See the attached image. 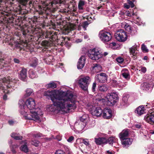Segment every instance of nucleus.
<instances>
[{"label": "nucleus", "mask_w": 154, "mask_h": 154, "mask_svg": "<svg viewBox=\"0 0 154 154\" xmlns=\"http://www.w3.org/2000/svg\"><path fill=\"white\" fill-rule=\"evenodd\" d=\"M44 95L50 98L57 109L65 113L74 110L79 103L76 100V96L68 91H47L44 92Z\"/></svg>", "instance_id": "1"}, {"label": "nucleus", "mask_w": 154, "mask_h": 154, "mask_svg": "<svg viewBox=\"0 0 154 154\" xmlns=\"http://www.w3.org/2000/svg\"><path fill=\"white\" fill-rule=\"evenodd\" d=\"M19 105L20 109H25L26 107L28 108L30 113H33L38 116H41L43 113L39 108H35V103L34 100L32 98L28 99L26 102L23 100H20L19 102Z\"/></svg>", "instance_id": "2"}, {"label": "nucleus", "mask_w": 154, "mask_h": 154, "mask_svg": "<svg viewBox=\"0 0 154 154\" xmlns=\"http://www.w3.org/2000/svg\"><path fill=\"white\" fill-rule=\"evenodd\" d=\"M88 55L91 59L96 60L101 58L103 57V54L100 48H95L88 51Z\"/></svg>", "instance_id": "3"}, {"label": "nucleus", "mask_w": 154, "mask_h": 154, "mask_svg": "<svg viewBox=\"0 0 154 154\" xmlns=\"http://www.w3.org/2000/svg\"><path fill=\"white\" fill-rule=\"evenodd\" d=\"M91 81L90 78L88 76L79 78L78 83L80 87L84 91H87Z\"/></svg>", "instance_id": "4"}, {"label": "nucleus", "mask_w": 154, "mask_h": 154, "mask_svg": "<svg viewBox=\"0 0 154 154\" xmlns=\"http://www.w3.org/2000/svg\"><path fill=\"white\" fill-rule=\"evenodd\" d=\"M106 98L107 101V105L112 106L116 103L118 99V95L116 92H111L107 94Z\"/></svg>", "instance_id": "5"}, {"label": "nucleus", "mask_w": 154, "mask_h": 154, "mask_svg": "<svg viewBox=\"0 0 154 154\" xmlns=\"http://www.w3.org/2000/svg\"><path fill=\"white\" fill-rule=\"evenodd\" d=\"M115 36L117 41L121 42H125L127 39L126 33L123 29L117 31L115 34Z\"/></svg>", "instance_id": "6"}, {"label": "nucleus", "mask_w": 154, "mask_h": 154, "mask_svg": "<svg viewBox=\"0 0 154 154\" xmlns=\"http://www.w3.org/2000/svg\"><path fill=\"white\" fill-rule=\"evenodd\" d=\"M100 40L103 42L105 43L109 41L112 38L110 33L104 31H100L99 34Z\"/></svg>", "instance_id": "7"}, {"label": "nucleus", "mask_w": 154, "mask_h": 154, "mask_svg": "<svg viewBox=\"0 0 154 154\" xmlns=\"http://www.w3.org/2000/svg\"><path fill=\"white\" fill-rule=\"evenodd\" d=\"M22 110L20 111V113L23 115L26 119L29 120H33L34 121L38 120L39 118V116L36 115L35 113V114H34L33 113H30L29 114H27V112H26L23 109H21Z\"/></svg>", "instance_id": "8"}, {"label": "nucleus", "mask_w": 154, "mask_h": 154, "mask_svg": "<svg viewBox=\"0 0 154 154\" xmlns=\"http://www.w3.org/2000/svg\"><path fill=\"white\" fill-rule=\"evenodd\" d=\"M85 123L80 120H78L75 123L74 126H71V128L72 129L77 132H79L83 130L85 126Z\"/></svg>", "instance_id": "9"}, {"label": "nucleus", "mask_w": 154, "mask_h": 154, "mask_svg": "<svg viewBox=\"0 0 154 154\" xmlns=\"http://www.w3.org/2000/svg\"><path fill=\"white\" fill-rule=\"evenodd\" d=\"M107 75L105 73L101 72L96 75L95 79L97 83H104L107 81Z\"/></svg>", "instance_id": "10"}, {"label": "nucleus", "mask_w": 154, "mask_h": 154, "mask_svg": "<svg viewBox=\"0 0 154 154\" xmlns=\"http://www.w3.org/2000/svg\"><path fill=\"white\" fill-rule=\"evenodd\" d=\"M144 119L146 122L150 124H154V109L149 110L148 114L145 116Z\"/></svg>", "instance_id": "11"}, {"label": "nucleus", "mask_w": 154, "mask_h": 154, "mask_svg": "<svg viewBox=\"0 0 154 154\" xmlns=\"http://www.w3.org/2000/svg\"><path fill=\"white\" fill-rule=\"evenodd\" d=\"M153 83V82L152 81L144 82L141 85V88L146 91H150L152 89Z\"/></svg>", "instance_id": "12"}, {"label": "nucleus", "mask_w": 154, "mask_h": 154, "mask_svg": "<svg viewBox=\"0 0 154 154\" xmlns=\"http://www.w3.org/2000/svg\"><path fill=\"white\" fill-rule=\"evenodd\" d=\"M112 115V111L110 108H106L103 110L102 116L103 118L109 119L111 118Z\"/></svg>", "instance_id": "13"}, {"label": "nucleus", "mask_w": 154, "mask_h": 154, "mask_svg": "<svg viewBox=\"0 0 154 154\" xmlns=\"http://www.w3.org/2000/svg\"><path fill=\"white\" fill-rule=\"evenodd\" d=\"M108 142L112 146L115 147H118V139L115 137L112 136L109 137L108 139Z\"/></svg>", "instance_id": "14"}, {"label": "nucleus", "mask_w": 154, "mask_h": 154, "mask_svg": "<svg viewBox=\"0 0 154 154\" xmlns=\"http://www.w3.org/2000/svg\"><path fill=\"white\" fill-rule=\"evenodd\" d=\"M137 45H135L129 48V52L131 55L132 57H134V59H136L137 57Z\"/></svg>", "instance_id": "15"}, {"label": "nucleus", "mask_w": 154, "mask_h": 154, "mask_svg": "<svg viewBox=\"0 0 154 154\" xmlns=\"http://www.w3.org/2000/svg\"><path fill=\"white\" fill-rule=\"evenodd\" d=\"M19 78L21 80L26 81L27 78V70L25 68H22L19 75Z\"/></svg>", "instance_id": "16"}, {"label": "nucleus", "mask_w": 154, "mask_h": 154, "mask_svg": "<svg viewBox=\"0 0 154 154\" xmlns=\"http://www.w3.org/2000/svg\"><path fill=\"white\" fill-rule=\"evenodd\" d=\"M48 3L43 1L42 7V6H39L38 12L39 14H42L45 13L46 11L48 8Z\"/></svg>", "instance_id": "17"}, {"label": "nucleus", "mask_w": 154, "mask_h": 154, "mask_svg": "<svg viewBox=\"0 0 154 154\" xmlns=\"http://www.w3.org/2000/svg\"><path fill=\"white\" fill-rule=\"evenodd\" d=\"M85 56H82L79 59L77 63V68L79 69H82L85 65Z\"/></svg>", "instance_id": "18"}, {"label": "nucleus", "mask_w": 154, "mask_h": 154, "mask_svg": "<svg viewBox=\"0 0 154 154\" xmlns=\"http://www.w3.org/2000/svg\"><path fill=\"white\" fill-rule=\"evenodd\" d=\"M54 34H52L51 32H47L45 33H43L42 34V36L43 38H49L51 39V40L54 41L55 40L56 38L55 37L56 35H53Z\"/></svg>", "instance_id": "19"}, {"label": "nucleus", "mask_w": 154, "mask_h": 154, "mask_svg": "<svg viewBox=\"0 0 154 154\" xmlns=\"http://www.w3.org/2000/svg\"><path fill=\"white\" fill-rule=\"evenodd\" d=\"M135 113L137 116H140L145 112V109L143 106H140L137 107L135 111Z\"/></svg>", "instance_id": "20"}, {"label": "nucleus", "mask_w": 154, "mask_h": 154, "mask_svg": "<svg viewBox=\"0 0 154 154\" xmlns=\"http://www.w3.org/2000/svg\"><path fill=\"white\" fill-rule=\"evenodd\" d=\"M103 110L99 107H96L94 109L92 110V115L96 116H99L102 115Z\"/></svg>", "instance_id": "21"}, {"label": "nucleus", "mask_w": 154, "mask_h": 154, "mask_svg": "<svg viewBox=\"0 0 154 154\" xmlns=\"http://www.w3.org/2000/svg\"><path fill=\"white\" fill-rule=\"evenodd\" d=\"M132 141V139L130 138H127L121 140L122 144L124 147H127L131 144Z\"/></svg>", "instance_id": "22"}, {"label": "nucleus", "mask_w": 154, "mask_h": 154, "mask_svg": "<svg viewBox=\"0 0 154 154\" xmlns=\"http://www.w3.org/2000/svg\"><path fill=\"white\" fill-rule=\"evenodd\" d=\"M128 129L123 130L119 134V137L121 141L128 138Z\"/></svg>", "instance_id": "23"}, {"label": "nucleus", "mask_w": 154, "mask_h": 154, "mask_svg": "<svg viewBox=\"0 0 154 154\" xmlns=\"http://www.w3.org/2000/svg\"><path fill=\"white\" fill-rule=\"evenodd\" d=\"M21 144V146L20 147V149L24 152H28L29 151V149L27 146V143L26 140L22 141Z\"/></svg>", "instance_id": "24"}, {"label": "nucleus", "mask_w": 154, "mask_h": 154, "mask_svg": "<svg viewBox=\"0 0 154 154\" xmlns=\"http://www.w3.org/2000/svg\"><path fill=\"white\" fill-rule=\"evenodd\" d=\"M122 74L123 76L126 79H130V75L129 71L127 69H123L121 71Z\"/></svg>", "instance_id": "25"}, {"label": "nucleus", "mask_w": 154, "mask_h": 154, "mask_svg": "<svg viewBox=\"0 0 154 154\" xmlns=\"http://www.w3.org/2000/svg\"><path fill=\"white\" fill-rule=\"evenodd\" d=\"M95 140L96 143L98 145L105 143L106 141V139L104 137H100L98 138H95Z\"/></svg>", "instance_id": "26"}, {"label": "nucleus", "mask_w": 154, "mask_h": 154, "mask_svg": "<svg viewBox=\"0 0 154 154\" xmlns=\"http://www.w3.org/2000/svg\"><path fill=\"white\" fill-rule=\"evenodd\" d=\"M92 70L96 73H98L102 70L101 66L97 64H94L92 66Z\"/></svg>", "instance_id": "27"}, {"label": "nucleus", "mask_w": 154, "mask_h": 154, "mask_svg": "<svg viewBox=\"0 0 154 154\" xmlns=\"http://www.w3.org/2000/svg\"><path fill=\"white\" fill-rule=\"evenodd\" d=\"M85 2L83 0H80L78 4V9L80 12L82 13L84 10Z\"/></svg>", "instance_id": "28"}, {"label": "nucleus", "mask_w": 154, "mask_h": 154, "mask_svg": "<svg viewBox=\"0 0 154 154\" xmlns=\"http://www.w3.org/2000/svg\"><path fill=\"white\" fill-rule=\"evenodd\" d=\"M128 98L126 96H124L123 97L121 103V105L122 106L126 107L128 105Z\"/></svg>", "instance_id": "29"}, {"label": "nucleus", "mask_w": 154, "mask_h": 154, "mask_svg": "<svg viewBox=\"0 0 154 154\" xmlns=\"http://www.w3.org/2000/svg\"><path fill=\"white\" fill-rule=\"evenodd\" d=\"M54 41L51 40H50V42L44 40L42 42L41 45L42 46H44L45 47H49L52 45V43H53Z\"/></svg>", "instance_id": "30"}, {"label": "nucleus", "mask_w": 154, "mask_h": 154, "mask_svg": "<svg viewBox=\"0 0 154 154\" xmlns=\"http://www.w3.org/2000/svg\"><path fill=\"white\" fill-rule=\"evenodd\" d=\"M38 60L35 57L32 58L30 60V65L32 67H35L37 65Z\"/></svg>", "instance_id": "31"}, {"label": "nucleus", "mask_w": 154, "mask_h": 154, "mask_svg": "<svg viewBox=\"0 0 154 154\" xmlns=\"http://www.w3.org/2000/svg\"><path fill=\"white\" fill-rule=\"evenodd\" d=\"M120 81H117L116 80H112L111 81V84L114 87H118L120 88Z\"/></svg>", "instance_id": "32"}, {"label": "nucleus", "mask_w": 154, "mask_h": 154, "mask_svg": "<svg viewBox=\"0 0 154 154\" xmlns=\"http://www.w3.org/2000/svg\"><path fill=\"white\" fill-rule=\"evenodd\" d=\"M46 85L48 88H54L57 87V84L54 81L51 82H50L48 83Z\"/></svg>", "instance_id": "33"}, {"label": "nucleus", "mask_w": 154, "mask_h": 154, "mask_svg": "<svg viewBox=\"0 0 154 154\" xmlns=\"http://www.w3.org/2000/svg\"><path fill=\"white\" fill-rule=\"evenodd\" d=\"M29 77L31 79H33L37 77L35 72L32 70H30L29 72Z\"/></svg>", "instance_id": "34"}, {"label": "nucleus", "mask_w": 154, "mask_h": 154, "mask_svg": "<svg viewBox=\"0 0 154 154\" xmlns=\"http://www.w3.org/2000/svg\"><path fill=\"white\" fill-rule=\"evenodd\" d=\"M98 89L99 90L101 91L105 92L108 89V88L107 85H103L99 86Z\"/></svg>", "instance_id": "35"}, {"label": "nucleus", "mask_w": 154, "mask_h": 154, "mask_svg": "<svg viewBox=\"0 0 154 154\" xmlns=\"http://www.w3.org/2000/svg\"><path fill=\"white\" fill-rule=\"evenodd\" d=\"M18 145L17 144L10 145L11 150L13 153L15 154L16 153V149L18 147Z\"/></svg>", "instance_id": "36"}, {"label": "nucleus", "mask_w": 154, "mask_h": 154, "mask_svg": "<svg viewBox=\"0 0 154 154\" xmlns=\"http://www.w3.org/2000/svg\"><path fill=\"white\" fill-rule=\"evenodd\" d=\"M48 3H49V4H50L51 5H52L53 4H56L58 3H64V1H62V0H54L52 2H51L50 3L49 2Z\"/></svg>", "instance_id": "37"}, {"label": "nucleus", "mask_w": 154, "mask_h": 154, "mask_svg": "<svg viewBox=\"0 0 154 154\" xmlns=\"http://www.w3.org/2000/svg\"><path fill=\"white\" fill-rule=\"evenodd\" d=\"M33 90L31 88H27L26 90L25 95L26 97L30 96L33 93Z\"/></svg>", "instance_id": "38"}, {"label": "nucleus", "mask_w": 154, "mask_h": 154, "mask_svg": "<svg viewBox=\"0 0 154 154\" xmlns=\"http://www.w3.org/2000/svg\"><path fill=\"white\" fill-rule=\"evenodd\" d=\"M31 143L36 147L40 146L41 143L39 141L36 140H32Z\"/></svg>", "instance_id": "39"}, {"label": "nucleus", "mask_w": 154, "mask_h": 154, "mask_svg": "<svg viewBox=\"0 0 154 154\" xmlns=\"http://www.w3.org/2000/svg\"><path fill=\"white\" fill-rule=\"evenodd\" d=\"M2 81L4 82H6L8 83V85L11 84V83H12V82H11V79L10 78H7V79L6 78H5L2 79ZM8 87L10 88L11 86L8 85Z\"/></svg>", "instance_id": "40"}, {"label": "nucleus", "mask_w": 154, "mask_h": 154, "mask_svg": "<svg viewBox=\"0 0 154 154\" xmlns=\"http://www.w3.org/2000/svg\"><path fill=\"white\" fill-rule=\"evenodd\" d=\"M18 1L22 5L26 6L28 1V0H18Z\"/></svg>", "instance_id": "41"}, {"label": "nucleus", "mask_w": 154, "mask_h": 154, "mask_svg": "<svg viewBox=\"0 0 154 154\" xmlns=\"http://www.w3.org/2000/svg\"><path fill=\"white\" fill-rule=\"evenodd\" d=\"M124 28L125 29L129 32L132 28L128 23H126L124 25Z\"/></svg>", "instance_id": "42"}, {"label": "nucleus", "mask_w": 154, "mask_h": 154, "mask_svg": "<svg viewBox=\"0 0 154 154\" xmlns=\"http://www.w3.org/2000/svg\"><path fill=\"white\" fill-rule=\"evenodd\" d=\"M0 66L1 67L2 66L3 67H7L8 66V65L5 63V60L3 59H0Z\"/></svg>", "instance_id": "43"}, {"label": "nucleus", "mask_w": 154, "mask_h": 154, "mask_svg": "<svg viewBox=\"0 0 154 154\" xmlns=\"http://www.w3.org/2000/svg\"><path fill=\"white\" fill-rule=\"evenodd\" d=\"M9 39L8 38H7V40H6V41H8L9 45H11V46H12L13 45V44L14 43V41L13 38H9Z\"/></svg>", "instance_id": "44"}, {"label": "nucleus", "mask_w": 154, "mask_h": 154, "mask_svg": "<svg viewBox=\"0 0 154 154\" xmlns=\"http://www.w3.org/2000/svg\"><path fill=\"white\" fill-rule=\"evenodd\" d=\"M89 24L87 21H85L82 23V26L85 30H86V28L88 26Z\"/></svg>", "instance_id": "45"}, {"label": "nucleus", "mask_w": 154, "mask_h": 154, "mask_svg": "<svg viewBox=\"0 0 154 154\" xmlns=\"http://www.w3.org/2000/svg\"><path fill=\"white\" fill-rule=\"evenodd\" d=\"M83 143L86 145L88 147H90V145L89 144V140L88 139H85L83 140Z\"/></svg>", "instance_id": "46"}, {"label": "nucleus", "mask_w": 154, "mask_h": 154, "mask_svg": "<svg viewBox=\"0 0 154 154\" xmlns=\"http://www.w3.org/2000/svg\"><path fill=\"white\" fill-rule=\"evenodd\" d=\"M141 49L143 52H147L148 51V49L144 44H143L142 45Z\"/></svg>", "instance_id": "47"}, {"label": "nucleus", "mask_w": 154, "mask_h": 154, "mask_svg": "<svg viewBox=\"0 0 154 154\" xmlns=\"http://www.w3.org/2000/svg\"><path fill=\"white\" fill-rule=\"evenodd\" d=\"M129 33L132 35H134L136 33L137 30L135 28H132Z\"/></svg>", "instance_id": "48"}, {"label": "nucleus", "mask_w": 154, "mask_h": 154, "mask_svg": "<svg viewBox=\"0 0 154 154\" xmlns=\"http://www.w3.org/2000/svg\"><path fill=\"white\" fill-rule=\"evenodd\" d=\"M134 2V0H133V2H132L130 0H127V2L131 8H133L134 6V5L133 3V2Z\"/></svg>", "instance_id": "49"}, {"label": "nucleus", "mask_w": 154, "mask_h": 154, "mask_svg": "<svg viewBox=\"0 0 154 154\" xmlns=\"http://www.w3.org/2000/svg\"><path fill=\"white\" fill-rule=\"evenodd\" d=\"M116 60L118 63H121L123 61L124 59L121 57H119L116 58Z\"/></svg>", "instance_id": "50"}, {"label": "nucleus", "mask_w": 154, "mask_h": 154, "mask_svg": "<svg viewBox=\"0 0 154 154\" xmlns=\"http://www.w3.org/2000/svg\"><path fill=\"white\" fill-rule=\"evenodd\" d=\"M116 44L115 42H112L110 43L109 45V47L113 49L115 48V47L116 46Z\"/></svg>", "instance_id": "51"}, {"label": "nucleus", "mask_w": 154, "mask_h": 154, "mask_svg": "<svg viewBox=\"0 0 154 154\" xmlns=\"http://www.w3.org/2000/svg\"><path fill=\"white\" fill-rule=\"evenodd\" d=\"M127 85V83H126V82L122 83L121 82L120 84V85H121V86H120V88H123L125 87Z\"/></svg>", "instance_id": "52"}, {"label": "nucleus", "mask_w": 154, "mask_h": 154, "mask_svg": "<svg viewBox=\"0 0 154 154\" xmlns=\"http://www.w3.org/2000/svg\"><path fill=\"white\" fill-rule=\"evenodd\" d=\"M96 82H94L92 85V89L93 92H94L95 91V88L96 87Z\"/></svg>", "instance_id": "53"}, {"label": "nucleus", "mask_w": 154, "mask_h": 154, "mask_svg": "<svg viewBox=\"0 0 154 154\" xmlns=\"http://www.w3.org/2000/svg\"><path fill=\"white\" fill-rule=\"evenodd\" d=\"M65 148L66 152L67 154H73L72 152L69 148L66 147Z\"/></svg>", "instance_id": "54"}, {"label": "nucleus", "mask_w": 154, "mask_h": 154, "mask_svg": "<svg viewBox=\"0 0 154 154\" xmlns=\"http://www.w3.org/2000/svg\"><path fill=\"white\" fill-rule=\"evenodd\" d=\"M54 154H65L63 151L61 150H59L57 151Z\"/></svg>", "instance_id": "55"}, {"label": "nucleus", "mask_w": 154, "mask_h": 154, "mask_svg": "<svg viewBox=\"0 0 154 154\" xmlns=\"http://www.w3.org/2000/svg\"><path fill=\"white\" fill-rule=\"evenodd\" d=\"M141 124L140 123H139L138 124H136L134 125L133 127H135L137 128H141Z\"/></svg>", "instance_id": "56"}, {"label": "nucleus", "mask_w": 154, "mask_h": 154, "mask_svg": "<svg viewBox=\"0 0 154 154\" xmlns=\"http://www.w3.org/2000/svg\"><path fill=\"white\" fill-rule=\"evenodd\" d=\"M8 122L10 125H13L15 123V122L13 120L10 119L8 121Z\"/></svg>", "instance_id": "57"}, {"label": "nucleus", "mask_w": 154, "mask_h": 154, "mask_svg": "<svg viewBox=\"0 0 154 154\" xmlns=\"http://www.w3.org/2000/svg\"><path fill=\"white\" fill-rule=\"evenodd\" d=\"M42 134L41 133H38L37 134H34L33 135V137L35 138H38L41 137Z\"/></svg>", "instance_id": "58"}, {"label": "nucleus", "mask_w": 154, "mask_h": 154, "mask_svg": "<svg viewBox=\"0 0 154 154\" xmlns=\"http://www.w3.org/2000/svg\"><path fill=\"white\" fill-rule=\"evenodd\" d=\"M115 152L113 151L110 150L106 151V154H115Z\"/></svg>", "instance_id": "59"}, {"label": "nucleus", "mask_w": 154, "mask_h": 154, "mask_svg": "<svg viewBox=\"0 0 154 154\" xmlns=\"http://www.w3.org/2000/svg\"><path fill=\"white\" fill-rule=\"evenodd\" d=\"M62 135L60 134L56 136V139L58 141H60L61 140Z\"/></svg>", "instance_id": "60"}, {"label": "nucleus", "mask_w": 154, "mask_h": 154, "mask_svg": "<svg viewBox=\"0 0 154 154\" xmlns=\"http://www.w3.org/2000/svg\"><path fill=\"white\" fill-rule=\"evenodd\" d=\"M22 138V137L19 135L18 134L16 136V137L14 139L16 140H21Z\"/></svg>", "instance_id": "61"}, {"label": "nucleus", "mask_w": 154, "mask_h": 154, "mask_svg": "<svg viewBox=\"0 0 154 154\" xmlns=\"http://www.w3.org/2000/svg\"><path fill=\"white\" fill-rule=\"evenodd\" d=\"M86 118L85 115H83L82 117H81L80 118V119L79 120L81 121H82L83 122V121L85 120Z\"/></svg>", "instance_id": "62"}, {"label": "nucleus", "mask_w": 154, "mask_h": 154, "mask_svg": "<svg viewBox=\"0 0 154 154\" xmlns=\"http://www.w3.org/2000/svg\"><path fill=\"white\" fill-rule=\"evenodd\" d=\"M125 8L127 9H129L131 7L130 5L127 2V3H125L124 5Z\"/></svg>", "instance_id": "63"}, {"label": "nucleus", "mask_w": 154, "mask_h": 154, "mask_svg": "<svg viewBox=\"0 0 154 154\" xmlns=\"http://www.w3.org/2000/svg\"><path fill=\"white\" fill-rule=\"evenodd\" d=\"M140 70L143 73H144L146 72V67H141Z\"/></svg>", "instance_id": "64"}]
</instances>
